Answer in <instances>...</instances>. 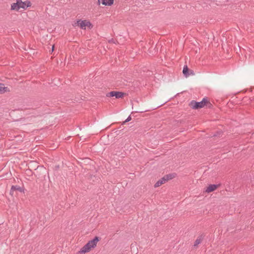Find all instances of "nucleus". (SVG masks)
<instances>
[{
  "instance_id": "f257e3e1",
  "label": "nucleus",
  "mask_w": 254,
  "mask_h": 254,
  "mask_svg": "<svg viewBox=\"0 0 254 254\" xmlns=\"http://www.w3.org/2000/svg\"><path fill=\"white\" fill-rule=\"evenodd\" d=\"M101 240V238L98 236H95L93 239L88 241L76 254H84L86 253L89 252L92 249L95 248L97 243Z\"/></svg>"
},
{
  "instance_id": "f03ea898",
  "label": "nucleus",
  "mask_w": 254,
  "mask_h": 254,
  "mask_svg": "<svg viewBox=\"0 0 254 254\" xmlns=\"http://www.w3.org/2000/svg\"><path fill=\"white\" fill-rule=\"evenodd\" d=\"M31 3L29 0L22 1L21 0H16L15 3L11 5V10L18 11L21 8L26 9L27 7L31 6Z\"/></svg>"
},
{
  "instance_id": "7ed1b4c3",
  "label": "nucleus",
  "mask_w": 254,
  "mask_h": 254,
  "mask_svg": "<svg viewBox=\"0 0 254 254\" xmlns=\"http://www.w3.org/2000/svg\"><path fill=\"white\" fill-rule=\"evenodd\" d=\"M208 100L206 98H204L200 102H196L192 100L189 104V106L193 109H199L203 108L207 104Z\"/></svg>"
},
{
  "instance_id": "20e7f679",
  "label": "nucleus",
  "mask_w": 254,
  "mask_h": 254,
  "mask_svg": "<svg viewBox=\"0 0 254 254\" xmlns=\"http://www.w3.org/2000/svg\"><path fill=\"white\" fill-rule=\"evenodd\" d=\"M24 188L23 187H20L18 185L12 186L10 190V194L11 196H16L18 194V192H24Z\"/></svg>"
},
{
  "instance_id": "39448f33",
  "label": "nucleus",
  "mask_w": 254,
  "mask_h": 254,
  "mask_svg": "<svg viewBox=\"0 0 254 254\" xmlns=\"http://www.w3.org/2000/svg\"><path fill=\"white\" fill-rule=\"evenodd\" d=\"M126 95V93L121 91H112L106 94L108 97H115L116 99L122 98Z\"/></svg>"
},
{
  "instance_id": "423d86ee",
  "label": "nucleus",
  "mask_w": 254,
  "mask_h": 254,
  "mask_svg": "<svg viewBox=\"0 0 254 254\" xmlns=\"http://www.w3.org/2000/svg\"><path fill=\"white\" fill-rule=\"evenodd\" d=\"M220 186V185H215V184H212L209 185L208 187H207L206 189L205 190V192L207 193L211 192L215 190H216L218 187Z\"/></svg>"
},
{
  "instance_id": "0eeeda50",
  "label": "nucleus",
  "mask_w": 254,
  "mask_h": 254,
  "mask_svg": "<svg viewBox=\"0 0 254 254\" xmlns=\"http://www.w3.org/2000/svg\"><path fill=\"white\" fill-rule=\"evenodd\" d=\"M114 0H98V3L99 4L102 3L104 5L110 6L114 3Z\"/></svg>"
},
{
  "instance_id": "6e6552de",
  "label": "nucleus",
  "mask_w": 254,
  "mask_h": 254,
  "mask_svg": "<svg viewBox=\"0 0 254 254\" xmlns=\"http://www.w3.org/2000/svg\"><path fill=\"white\" fill-rule=\"evenodd\" d=\"M212 2H215L217 5H223L228 4L229 0H211Z\"/></svg>"
},
{
  "instance_id": "1a4fd4ad",
  "label": "nucleus",
  "mask_w": 254,
  "mask_h": 254,
  "mask_svg": "<svg viewBox=\"0 0 254 254\" xmlns=\"http://www.w3.org/2000/svg\"><path fill=\"white\" fill-rule=\"evenodd\" d=\"M166 182L165 179L164 177H163L155 184L154 187V188H157L164 184Z\"/></svg>"
},
{
  "instance_id": "9d476101",
  "label": "nucleus",
  "mask_w": 254,
  "mask_h": 254,
  "mask_svg": "<svg viewBox=\"0 0 254 254\" xmlns=\"http://www.w3.org/2000/svg\"><path fill=\"white\" fill-rule=\"evenodd\" d=\"M190 70V69L189 68V67H188L187 65H185L184 66L183 70V73L185 77H187L189 75H190V74L189 72Z\"/></svg>"
},
{
  "instance_id": "9b49d317",
  "label": "nucleus",
  "mask_w": 254,
  "mask_h": 254,
  "mask_svg": "<svg viewBox=\"0 0 254 254\" xmlns=\"http://www.w3.org/2000/svg\"><path fill=\"white\" fill-rule=\"evenodd\" d=\"M9 91L7 87H5L4 84L0 83V94Z\"/></svg>"
},
{
  "instance_id": "f8f14e48",
  "label": "nucleus",
  "mask_w": 254,
  "mask_h": 254,
  "mask_svg": "<svg viewBox=\"0 0 254 254\" xmlns=\"http://www.w3.org/2000/svg\"><path fill=\"white\" fill-rule=\"evenodd\" d=\"M78 25H79L80 28L82 29H85L86 20H79L77 21Z\"/></svg>"
},
{
  "instance_id": "ddd939ff",
  "label": "nucleus",
  "mask_w": 254,
  "mask_h": 254,
  "mask_svg": "<svg viewBox=\"0 0 254 254\" xmlns=\"http://www.w3.org/2000/svg\"><path fill=\"white\" fill-rule=\"evenodd\" d=\"M176 176V174L175 173L173 174H167L166 175H165L164 177L166 181H168L169 180H170L173 178H174Z\"/></svg>"
},
{
  "instance_id": "4468645a",
  "label": "nucleus",
  "mask_w": 254,
  "mask_h": 254,
  "mask_svg": "<svg viewBox=\"0 0 254 254\" xmlns=\"http://www.w3.org/2000/svg\"><path fill=\"white\" fill-rule=\"evenodd\" d=\"M201 240H202L201 238L198 237L197 239L195 241L193 246L196 247L198 244H199L201 243Z\"/></svg>"
},
{
  "instance_id": "2eb2a0df",
  "label": "nucleus",
  "mask_w": 254,
  "mask_h": 254,
  "mask_svg": "<svg viewBox=\"0 0 254 254\" xmlns=\"http://www.w3.org/2000/svg\"><path fill=\"white\" fill-rule=\"evenodd\" d=\"M85 25H86V26L88 27L90 29L93 27L92 24L89 21H86V23Z\"/></svg>"
},
{
  "instance_id": "dca6fc26",
  "label": "nucleus",
  "mask_w": 254,
  "mask_h": 254,
  "mask_svg": "<svg viewBox=\"0 0 254 254\" xmlns=\"http://www.w3.org/2000/svg\"><path fill=\"white\" fill-rule=\"evenodd\" d=\"M131 120L130 116H129L127 118L123 123V125H125L126 123L130 121Z\"/></svg>"
},
{
  "instance_id": "f3484780",
  "label": "nucleus",
  "mask_w": 254,
  "mask_h": 254,
  "mask_svg": "<svg viewBox=\"0 0 254 254\" xmlns=\"http://www.w3.org/2000/svg\"><path fill=\"white\" fill-rule=\"evenodd\" d=\"M116 42H117V41L116 39H114L113 38H112L111 39H110V40H109L108 41V43H114V44H116Z\"/></svg>"
},
{
  "instance_id": "a211bd4d",
  "label": "nucleus",
  "mask_w": 254,
  "mask_h": 254,
  "mask_svg": "<svg viewBox=\"0 0 254 254\" xmlns=\"http://www.w3.org/2000/svg\"><path fill=\"white\" fill-rule=\"evenodd\" d=\"M205 105L209 108H211L213 106L212 104L208 101V102L207 103V104Z\"/></svg>"
},
{
  "instance_id": "6ab92c4d",
  "label": "nucleus",
  "mask_w": 254,
  "mask_h": 254,
  "mask_svg": "<svg viewBox=\"0 0 254 254\" xmlns=\"http://www.w3.org/2000/svg\"><path fill=\"white\" fill-rule=\"evenodd\" d=\"M189 72H190V75H191V74H192V75H193V74H194L193 71V70H190Z\"/></svg>"
},
{
  "instance_id": "aec40b11",
  "label": "nucleus",
  "mask_w": 254,
  "mask_h": 254,
  "mask_svg": "<svg viewBox=\"0 0 254 254\" xmlns=\"http://www.w3.org/2000/svg\"><path fill=\"white\" fill-rule=\"evenodd\" d=\"M54 50V45H53L52 46V52H53Z\"/></svg>"
},
{
  "instance_id": "412c9836",
  "label": "nucleus",
  "mask_w": 254,
  "mask_h": 254,
  "mask_svg": "<svg viewBox=\"0 0 254 254\" xmlns=\"http://www.w3.org/2000/svg\"><path fill=\"white\" fill-rule=\"evenodd\" d=\"M222 134V132L221 131L219 132V134Z\"/></svg>"
}]
</instances>
